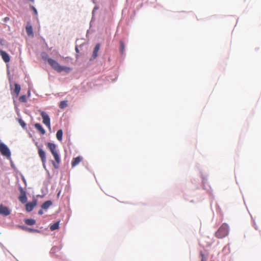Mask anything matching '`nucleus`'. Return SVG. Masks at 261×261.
<instances>
[{"mask_svg": "<svg viewBox=\"0 0 261 261\" xmlns=\"http://www.w3.org/2000/svg\"><path fill=\"white\" fill-rule=\"evenodd\" d=\"M47 146L51 151L55 160V161H52L51 162L53 166L55 169L59 168L61 160L58 151L56 150V145L54 143L48 142L47 144Z\"/></svg>", "mask_w": 261, "mask_h": 261, "instance_id": "nucleus-1", "label": "nucleus"}, {"mask_svg": "<svg viewBox=\"0 0 261 261\" xmlns=\"http://www.w3.org/2000/svg\"><path fill=\"white\" fill-rule=\"evenodd\" d=\"M47 62L52 67V68L58 72L64 71L66 73H69L71 68L67 66H62L60 65L57 61L51 59L47 58Z\"/></svg>", "mask_w": 261, "mask_h": 261, "instance_id": "nucleus-2", "label": "nucleus"}, {"mask_svg": "<svg viewBox=\"0 0 261 261\" xmlns=\"http://www.w3.org/2000/svg\"><path fill=\"white\" fill-rule=\"evenodd\" d=\"M228 225L226 223H223L216 232L215 236L218 238H223L228 235Z\"/></svg>", "mask_w": 261, "mask_h": 261, "instance_id": "nucleus-3", "label": "nucleus"}, {"mask_svg": "<svg viewBox=\"0 0 261 261\" xmlns=\"http://www.w3.org/2000/svg\"><path fill=\"white\" fill-rule=\"evenodd\" d=\"M0 152L1 154L7 158H10L11 152L8 147L4 143H0Z\"/></svg>", "mask_w": 261, "mask_h": 261, "instance_id": "nucleus-4", "label": "nucleus"}, {"mask_svg": "<svg viewBox=\"0 0 261 261\" xmlns=\"http://www.w3.org/2000/svg\"><path fill=\"white\" fill-rule=\"evenodd\" d=\"M41 116L43 119V123L45 124L48 128H50V118L48 114L45 112H41Z\"/></svg>", "mask_w": 261, "mask_h": 261, "instance_id": "nucleus-5", "label": "nucleus"}, {"mask_svg": "<svg viewBox=\"0 0 261 261\" xmlns=\"http://www.w3.org/2000/svg\"><path fill=\"white\" fill-rule=\"evenodd\" d=\"M38 154L41 159L44 168H45L46 154L45 151L40 146L38 147Z\"/></svg>", "mask_w": 261, "mask_h": 261, "instance_id": "nucleus-6", "label": "nucleus"}, {"mask_svg": "<svg viewBox=\"0 0 261 261\" xmlns=\"http://www.w3.org/2000/svg\"><path fill=\"white\" fill-rule=\"evenodd\" d=\"M19 190L20 194L18 197V199L22 203H25L27 201L26 193L22 187H19Z\"/></svg>", "mask_w": 261, "mask_h": 261, "instance_id": "nucleus-7", "label": "nucleus"}, {"mask_svg": "<svg viewBox=\"0 0 261 261\" xmlns=\"http://www.w3.org/2000/svg\"><path fill=\"white\" fill-rule=\"evenodd\" d=\"M37 204V200L36 199H33V200L25 204V210L27 212H31L34 207L36 206Z\"/></svg>", "mask_w": 261, "mask_h": 261, "instance_id": "nucleus-8", "label": "nucleus"}, {"mask_svg": "<svg viewBox=\"0 0 261 261\" xmlns=\"http://www.w3.org/2000/svg\"><path fill=\"white\" fill-rule=\"evenodd\" d=\"M10 214V211L8 207L4 206L2 204L0 205V214L7 216Z\"/></svg>", "mask_w": 261, "mask_h": 261, "instance_id": "nucleus-9", "label": "nucleus"}, {"mask_svg": "<svg viewBox=\"0 0 261 261\" xmlns=\"http://www.w3.org/2000/svg\"><path fill=\"white\" fill-rule=\"evenodd\" d=\"M0 55L2 56L3 60L6 62L8 63L10 60V58L8 54L3 50L0 51Z\"/></svg>", "mask_w": 261, "mask_h": 261, "instance_id": "nucleus-10", "label": "nucleus"}, {"mask_svg": "<svg viewBox=\"0 0 261 261\" xmlns=\"http://www.w3.org/2000/svg\"><path fill=\"white\" fill-rule=\"evenodd\" d=\"M82 160V158L81 156H77L73 159L71 162V166L72 167L76 166L78 165Z\"/></svg>", "mask_w": 261, "mask_h": 261, "instance_id": "nucleus-11", "label": "nucleus"}, {"mask_svg": "<svg viewBox=\"0 0 261 261\" xmlns=\"http://www.w3.org/2000/svg\"><path fill=\"white\" fill-rule=\"evenodd\" d=\"M100 48V44L99 43H97L94 49V50L93 51L92 57L93 59H95L97 56H98V51H99Z\"/></svg>", "mask_w": 261, "mask_h": 261, "instance_id": "nucleus-12", "label": "nucleus"}, {"mask_svg": "<svg viewBox=\"0 0 261 261\" xmlns=\"http://www.w3.org/2000/svg\"><path fill=\"white\" fill-rule=\"evenodd\" d=\"M26 32L28 36H33V28L31 25L27 24L25 27Z\"/></svg>", "mask_w": 261, "mask_h": 261, "instance_id": "nucleus-13", "label": "nucleus"}, {"mask_svg": "<svg viewBox=\"0 0 261 261\" xmlns=\"http://www.w3.org/2000/svg\"><path fill=\"white\" fill-rule=\"evenodd\" d=\"M34 126L37 129H38L41 133L42 135H44L45 134V130L42 127V126L40 123H35L34 124Z\"/></svg>", "mask_w": 261, "mask_h": 261, "instance_id": "nucleus-14", "label": "nucleus"}, {"mask_svg": "<svg viewBox=\"0 0 261 261\" xmlns=\"http://www.w3.org/2000/svg\"><path fill=\"white\" fill-rule=\"evenodd\" d=\"M14 87H15V88L14 90V92L15 94V96L17 97L19 94V93H20V91L21 90V87H20V86L17 84H15Z\"/></svg>", "mask_w": 261, "mask_h": 261, "instance_id": "nucleus-15", "label": "nucleus"}, {"mask_svg": "<svg viewBox=\"0 0 261 261\" xmlns=\"http://www.w3.org/2000/svg\"><path fill=\"white\" fill-rule=\"evenodd\" d=\"M52 204V202L50 200H47L42 204L41 208L44 210H47Z\"/></svg>", "mask_w": 261, "mask_h": 261, "instance_id": "nucleus-16", "label": "nucleus"}, {"mask_svg": "<svg viewBox=\"0 0 261 261\" xmlns=\"http://www.w3.org/2000/svg\"><path fill=\"white\" fill-rule=\"evenodd\" d=\"M63 131L62 129H59L57 131L56 134V137L59 141L62 140Z\"/></svg>", "mask_w": 261, "mask_h": 261, "instance_id": "nucleus-17", "label": "nucleus"}, {"mask_svg": "<svg viewBox=\"0 0 261 261\" xmlns=\"http://www.w3.org/2000/svg\"><path fill=\"white\" fill-rule=\"evenodd\" d=\"M25 223L28 225H34L36 223V221L34 219H25Z\"/></svg>", "mask_w": 261, "mask_h": 261, "instance_id": "nucleus-18", "label": "nucleus"}, {"mask_svg": "<svg viewBox=\"0 0 261 261\" xmlns=\"http://www.w3.org/2000/svg\"><path fill=\"white\" fill-rule=\"evenodd\" d=\"M59 228V222H56L50 226L51 231L58 229Z\"/></svg>", "mask_w": 261, "mask_h": 261, "instance_id": "nucleus-19", "label": "nucleus"}, {"mask_svg": "<svg viewBox=\"0 0 261 261\" xmlns=\"http://www.w3.org/2000/svg\"><path fill=\"white\" fill-rule=\"evenodd\" d=\"M67 106V101L63 100L61 101L60 103L59 107L61 109H64Z\"/></svg>", "mask_w": 261, "mask_h": 261, "instance_id": "nucleus-20", "label": "nucleus"}, {"mask_svg": "<svg viewBox=\"0 0 261 261\" xmlns=\"http://www.w3.org/2000/svg\"><path fill=\"white\" fill-rule=\"evenodd\" d=\"M120 52L123 54L124 51L125 46L123 42L122 41H120Z\"/></svg>", "mask_w": 261, "mask_h": 261, "instance_id": "nucleus-21", "label": "nucleus"}, {"mask_svg": "<svg viewBox=\"0 0 261 261\" xmlns=\"http://www.w3.org/2000/svg\"><path fill=\"white\" fill-rule=\"evenodd\" d=\"M19 100L21 102H26L27 98H26L25 95H21V96H20L19 98Z\"/></svg>", "mask_w": 261, "mask_h": 261, "instance_id": "nucleus-22", "label": "nucleus"}, {"mask_svg": "<svg viewBox=\"0 0 261 261\" xmlns=\"http://www.w3.org/2000/svg\"><path fill=\"white\" fill-rule=\"evenodd\" d=\"M23 229L28 231H29V232H36L37 231V230L36 229H32V228H28V227H23Z\"/></svg>", "mask_w": 261, "mask_h": 261, "instance_id": "nucleus-23", "label": "nucleus"}, {"mask_svg": "<svg viewBox=\"0 0 261 261\" xmlns=\"http://www.w3.org/2000/svg\"><path fill=\"white\" fill-rule=\"evenodd\" d=\"M200 256L201 257V261H206L207 260V257L205 256L204 254L202 252H200Z\"/></svg>", "mask_w": 261, "mask_h": 261, "instance_id": "nucleus-24", "label": "nucleus"}, {"mask_svg": "<svg viewBox=\"0 0 261 261\" xmlns=\"http://www.w3.org/2000/svg\"><path fill=\"white\" fill-rule=\"evenodd\" d=\"M19 122L22 127H23V128L25 127V123H24V122L23 121L20 120Z\"/></svg>", "mask_w": 261, "mask_h": 261, "instance_id": "nucleus-25", "label": "nucleus"}, {"mask_svg": "<svg viewBox=\"0 0 261 261\" xmlns=\"http://www.w3.org/2000/svg\"><path fill=\"white\" fill-rule=\"evenodd\" d=\"M31 8L32 10H33L34 14L35 15H37V11L36 9L34 6H31Z\"/></svg>", "mask_w": 261, "mask_h": 261, "instance_id": "nucleus-26", "label": "nucleus"}, {"mask_svg": "<svg viewBox=\"0 0 261 261\" xmlns=\"http://www.w3.org/2000/svg\"><path fill=\"white\" fill-rule=\"evenodd\" d=\"M43 214V211L42 210H40L38 211V214L42 215Z\"/></svg>", "mask_w": 261, "mask_h": 261, "instance_id": "nucleus-27", "label": "nucleus"}, {"mask_svg": "<svg viewBox=\"0 0 261 261\" xmlns=\"http://www.w3.org/2000/svg\"><path fill=\"white\" fill-rule=\"evenodd\" d=\"M9 19V18L7 17H5V19H4L5 22H6Z\"/></svg>", "mask_w": 261, "mask_h": 261, "instance_id": "nucleus-28", "label": "nucleus"}]
</instances>
